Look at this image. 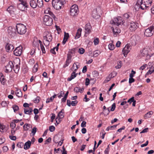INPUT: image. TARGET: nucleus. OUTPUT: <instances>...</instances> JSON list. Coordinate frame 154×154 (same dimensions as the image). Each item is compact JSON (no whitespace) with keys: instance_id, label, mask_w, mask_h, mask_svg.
I'll return each mask as SVG.
<instances>
[{"instance_id":"obj_1","label":"nucleus","mask_w":154,"mask_h":154,"mask_svg":"<svg viewBox=\"0 0 154 154\" xmlns=\"http://www.w3.org/2000/svg\"><path fill=\"white\" fill-rule=\"evenodd\" d=\"M153 0H138L135 6L136 10L147 9L151 6Z\"/></svg>"},{"instance_id":"obj_2","label":"nucleus","mask_w":154,"mask_h":154,"mask_svg":"<svg viewBox=\"0 0 154 154\" xmlns=\"http://www.w3.org/2000/svg\"><path fill=\"white\" fill-rule=\"evenodd\" d=\"M53 37L51 32L45 31L43 34V39L46 41L45 43H44L45 46H48L50 42L52 39Z\"/></svg>"},{"instance_id":"obj_3","label":"nucleus","mask_w":154,"mask_h":154,"mask_svg":"<svg viewBox=\"0 0 154 154\" xmlns=\"http://www.w3.org/2000/svg\"><path fill=\"white\" fill-rule=\"evenodd\" d=\"M63 0H53L52 4L54 8L57 10L61 8L62 6L64 5Z\"/></svg>"},{"instance_id":"obj_4","label":"nucleus","mask_w":154,"mask_h":154,"mask_svg":"<svg viewBox=\"0 0 154 154\" xmlns=\"http://www.w3.org/2000/svg\"><path fill=\"white\" fill-rule=\"evenodd\" d=\"M16 29L18 33L20 35L24 34L26 31V26L22 24H17L16 26Z\"/></svg>"},{"instance_id":"obj_5","label":"nucleus","mask_w":154,"mask_h":154,"mask_svg":"<svg viewBox=\"0 0 154 154\" xmlns=\"http://www.w3.org/2000/svg\"><path fill=\"white\" fill-rule=\"evenodd\" d=\"M79 12V9L78 6L76 5H74L72 6L70 10V14L72 17L76 16Z\"/></svg>"},{"instance_id":"obj_6","label":"nucleus","mask_w":154,"mask_h":154,"mask_svg":"<svg viewBox=\"0 0 154 154\" xmlns=\"http://www.w3.org/2000/svg\"><path fill=\"white\" fill-rule=\"evenodd\" d=\"M43 23L46 26H51L52 24L53 19L49 16L45 15L44 17Z\"/></svg>"},{"instance_id":"obj_7","label":"nucleus","mask_w":154,"mask_h":154,"mask_svg":"<svg viewBox=\"0 0 154 154\" xmlns=\"http://www.w3.org/2000/svg\"><path fill=\"white\" fill-rule=\"evenodd\" d=\"M124 21L122 18L121 17L119 16L114 18L112 23L119 26V25L123 24L124 23Z\"/></svg>"},{"instance_id":"obj_8","label":"nucleus","mask_w":154,"mask_h":154,"mask_svg":"<svg viewBox=\"0 0 154 154\" xmlns=\"http://www.w3.org/2000/svg\"><path fill=\"white\" fill-rule=\"evenodd\" d=\"M138 24L134 22H131L128 25V27L130 31H135L138 27Z\"/></svg>"},{"instance_id":"obj_9","label":"nucleus","mask_w":154,"mask_h":154,"mask_svg":"<svg viewBox=\"0 0 154 154\" xmlns=\"http://www.w3.org/2000/svg\"><path fill=\"white\" fill-rule=\"evenodd\" d=\"M153 26H150L146 29L144 32L145 35L146 37H150L152 36L154 33Z\"/></svg>"},{"instance_id":"obj_10","label":"nucleus","mask_w":154,"mask_h":154,"mask_svg":"<svg viewBox=\"0 0 154 154\" xmlns=\"http://www.w3.org/2000/svg\"><path fill=\"white\" fill-rule=\"evenodd\" d=\"M13 67L14 66L13 62L9 61L5 67V72L7 73L11 72Z\"/></svg>"},{"instance_id":"obj_11","label":"nucleus","mask_w":154,"mask_h":154,"mask_svg":"<svg viewBox=\"0 0 154 154\" xmlns=\"http://www.w3.org/2000/svg\"><path fill=\"white\" fill-rule=\"evenodd\" d=\"M23 50V47L20 45L17 47L14 51V54L16 56H19L21 55Z\"/></svg>"},{"instance_id":"obj_12","label":"nucleus","mask_w":154,"mask_h":154,"mask_svg":"<svg viewBox=\"0 0 154 154\" xmlns=\"http://www.w3.org/2000/svg\"><path fill=\"white\" fill-rule=\"evenodd\" d=\"M113 24L112 27L114 36H116L121 32L120 29L119 28L118 26Z\"/></svg>"},{"instance_id":"obj_13","label":"nucleus","mask_w":154,"mask_h":154,"mask_svg":"<svg viewBox=\"0 0 154 154\" xmlns=\"http://www.w3.org/2000/svg\"><path fill=\"white\" fill-rule=\"evenodd\" d=\"M131 49V47L130 44H127L122 50L124 56L126 57L128 54L130 52Z\"/></svg>"},{"instance_id":"obj_14","label":"nucleus","mask_w":154,"mask_h":154,"mask_svg":"<svg viewBox=\"0 0 154 154\" xmlns=\"http://www.w3.org/2000/svg\"><path fill=\"white\" fill-rule=\"evenodd\" d=\"M140 55L142 56H149V51L148 49L147 48H143L140 51Z\"/></svg>"},{"instance_id":"obj_15","label":"nucleus","mask_w":154,"mask_h":154,"mask_svg":"<svg viewBox=\"0 0 154 154\" xmlns=\"http://www.w3.org/2000/svg\"><path fill=\"white\" fill-rule=\"evenodd\" d=\"M14 47L13 45L9 43H6L5 45L6 51L7 52L11 51L14 49Z\"/></svg>"},{"instance_id":"obj_16","label":"nucleus","mask_w":154,"mask_h":154,"mask_svg":"<svg viewBox=\"0 0 154 154\" xmlns=\"http://www.w3.org/2000/svg\"><path fill=\"white\" fill-rule=\"evenodd\" d=\"M91 27L90 25V23L87 24L85 26V34H88L90 33L91 32Z\"/></svg>"},{"instance_id":"obj_17","label":"nucleus","mask_w":154,"mask_h":154,"mask_svg":"<svg viewBox=\"0 0 154 154\" xmlns=\"http://www.w3.org/2000/svg\"><path fill=\"white\" fill-rule=\"evenodd\" d=\"M7 11L11 14H14V11L16 10L15 8L13 6H10L7 9Z\"/></svg>"},{"instance_id":"obj_18","label":"nucleus","mask_w":154,"mask_h":154,"mask_svg":"<svg viewBox=\"0 0 154 154\" xmlns=\"http://www.w3.org/2000/svg\"><path fill=\"white\" fill-rule=\"evenodd\" d=\"M5 76L2 73H0V81L2 85H4L6 82Z\"/></svg>"},{"instance_id":"obj_19","label":"nucleus","mask_w":154,"mask_h":154,"mask_svg":"<svg viewBox=\"0 0 154 154\" xmlns=\"http://www.w3.org/2000/svg\"><path fill=\"white\" fill-rule=\"evenodd\" d=\"M28 5H23V4H18L17 5L18 8L20 11H23L25 10V9L27 7Z\"/></svg>"},{"instance_id":"obj_20","label":"nucleus","mask_w":154,"mask_h":154,"mask_svg":"<svg viewBox=\"0 0 154 154\" xmlns=\"http://www.w3.org/2000/svg\"><path fill=\"white\" fill-rule=\"evenodd\" d=\"M24 111L25 114L30 115L32 114L33 110L32 109L30 108H24Z\"/></svg>"},{"instance_id":"obj_21","label":"nucleus","mask_w":154,"mask_h":154,"mask_svg":"<svg viewBox=\"0 0 154 154\" xmlns=\"http://www.w3.org/2000/svg\"><path fill=\"white\" fill-rule=\"evenodd\" d=\"M82 29L79 28L78 29L77 31L75 36V39H77L80 38L81 35V32Z\"/></svg>"},{"instance_id":"obj_22","label":"nucleus","mask_w":154,"mask_h":154,"mask_svg":"<svg viewBox=\"0 0 154 154\" xmlns=\"http://www.w3.org/2000/svg\"><path fill=\"white\" fill-rule=\"evenodd\" d=\"M63 109H62L61 111H60L58 113L57 117L56 118V120L58 119V120H61L64 117L63 113Z\"/></svg>"},{"instance_id":"obj_23","label":"nucleus","mask_w":154,"mask_h":154,"mask_svg":"<svg viewBox=\"0 0 154 154\" xmlns=\"http://www.w3.org/2000/svg\"><path fill=\"white\" fill-rule=\"evenodd\" d=\"M131 14L129 13H126L123 15V17L125 20H130L131 19Z\"/></svg>"},{"instance_id":"obj_24","label":"nucleus","mask_w":154,"mask_h":154,"mask_svg":"<svg viewBox=\"0 0 154 154\" xmlns=\"http://www.w3.org/2000/svg\"><path fill=\"white\" fill-rule=\"evenodd\" d=\"M31 143V142L29 140H28L26 142L24 145V149H27L29 148Z\"/></svg>"},{"instance_id":"obj_25","label":"nucleus","mask_w":154,"mask_h":154,"mask_svg":"<svg viewBox=\"0 0 154 154\" xmlns=\"http://www.w3.org/2000/svg\"><path fill=\"white\" fill-rule=\"evenodd\" d=\"M69 37V34L68 33H66V32H64V36L63 39V40L62 42V43L63 44H64L67 40H68V38Z\"/></svg>"},{"instance_id":"obj_26","label":"nucleus","mask_w":154,"mask_h":154,"mask_svg":"<svg viewBox=\"0 0 154 154\" xmlns=\"http://www.w3.org/2000/svg\"><path fill=\"white\" fill-rule=\"evenodd\" d=\"M30 5L33 8H36L37 6V3L35 0H31L30 2Z\"/></svg>"},{"instance_id":"obj_27","label":"nucleus","mask_w":154,"mask_h":154,"mask_svg":"<svg viewBox=\"0 0 154 154\" xmlns=\"http://www.w3.org/2000/svg\"><path fill=\"white\" fill-rule=\"evenodd\" d=\"M79 63L78 62L75 63L72 66L71 68L72 70H74L73 72H76L77 70L78 69V65Z\"/></svg>"},{"instance_id":"obj_28","label":"nucleus","mask_w":154,"mask_h":154,"mask_svg":"<svg viewBox=\"0 0 154 154\" xmlns=\"http://www.w3.org/2000/svg\"><path fill=\"white\" fill-rule=\"evenodd\" d=\"M78 73H75V72H73L71 74V76L67 80L68 81H70L73 79L77 75Z\"/></svg>"},{"instance_id":"obj_29","label":"nucleus","mask_w":154,"mask_h":154,"mask_svg":"<svg viewBox=\"0 0 154 154\" xmlns=\"http://www.w3.org/2000/svg\"><path fill=\"white\" fill-rule=\"evenodd\" d=\"M39 40L36 38L34 39L33 42V45L35 47H38L39 46Z\"/></svg>"},{"instance_id":"obj_30","label":"nucleus","mask_w":154,"mask_h":154,"mask_svg":"<svg viewBox=\"0 0 154 154\" xmlns=\"http://www.w3.org/2000/svg\"><path fill=\"white\" fill-rule=\"evenodd\" d=\"M37 6H38L39 8L42 7L43 5V2L42 0H37Z\"/></svg>"},{"instance_id":"obj_31","label":"nucleus","mask_w":154,"mask_h":154,"mask_svg":"<svg viewBox=\"0 0 154 154\" xmlns=\"http://www.w3.org/2000/svg\"><path fill=\"white\" fill-rule=\"evenodd\" d=\"M20 69V66L19 65L17 64L15 65V67H14L13 69L15 72L16 73H17L18 72Z\"/></svg>"},{"instance_id":"obj_32","label":"nucleus","mask_w":154,"mask_h":154,"mask_svg":"<svg viewBox=\"0 0 154 154\" xmlns=\"http://www.w3.org/2000/svg\"><path fill=\"white\" fill-rule=\"evenodd\" d=\"M15 94L18 97H21L22 96V93L20 90H17L15 92Z\"/></svg>"},{"instance_id":"obj_33","label":"nucleus","mask_w":154,"mask_h":154,"mask_svg":"<svg viewBox=\"0 0 154 154\" xmlns=\"http://www.w3.org/2000/svg\"><path fill=\"white\" fill-rule=\"evenodd\" d=\"M44 13L46 14H49L51 16L54 15L52 12L50 11V9L49 8H48L44 11Z\"/></svg>"},{"instance_id":"obj_34","label":"nucleus","mask_w":154,"mask_h":154,"mask_svg":"<svg viewBox=\"0 0 154 154\" xmlns=\"http://www.w3.org/2000/svg\"><path fill=\"white\" fill-rule=\"evenodd\" d=\"M153 112L152 111H150L146 113L144 117L145 119H148L150 118Z\"/></svg>"},{"instance_id":"obj_35","label":"nucleus","mask_w":154,"mask_h":154,"mask_svg":"<svg viewBox=\"0 0 154 154\" xmlns=\"http://www.w3.org/2000/svg\"><path fill=\"white\" fill-rule=\"evenodd\" d=\"M13 30H14V29L11 26L9 27L8 29V34L10 35H12L13 32Z\"/></svg>"},{"instance_id":"obj_36","label":"nucleus","mask_w":154,"mask_h":154,"mask_svg":"<svg viewBox=\"0 0 154 154\" xmlns=\"http://www.w3.org/2000/svg\"><path fill=\"white\" fill-rule=\"evenodd\" d=\"M38 65L37 63L35 64L32 69V71L33 72L35 73L37 72L38 70Z\"/></svg>"},{"instance_id":"obj_37","label":"nucleus","mask_w":154,"mask_h":154,"mask_svg":"<svg viewBox=\"0 0 154 154\" xmlns=\"http://www.w3.org/2000/svg\"><path fill=\"white\" fill-rule=\"evenodd\" d=\"M117 125H114L111 126H109L107 127L106 129V131H108L109 130L115 129L116 128Z\"/></svg>"},{"instance_id":"obj_38","label":"nucleus","mask_w":154,"mask_h":154,"mask_svg":"<svg viewBox=\"0 0 154 154\" xmlns=\"http://www.w3.org/2000/svg\"><path fill=\"white\" fill-rule=\"evenodd\" d=\"M5 126L3 125L0 124V131L3 132L5 130Z\"/></svg>"},{"instance_id":"obj_39","label":"nucleus","mask_w":154,"mask_h":154,"mask_svg":"<svg viewBox=\"0 0 154 154\" xmlns=\"http://www.w3.org/2000/svg\"><path fill=\"white\" fill-rule=\"evenodd\" d=\"M108 46L109 49L110 50H112L115 48V45L112 43L109 44Z\"/></svg>"},{"instance_id":"obj_40","label":"nucleus","mask_w":154,"mask_h":154,"mask_svg":"<svg viewBox=\"0 0 154 154\" xmlns=\"http://www.w3.org/2000/svg\"><path fill=\"white\" fill-rule=\"evenodd\" d=\"M20 3L18 4H23V5H28L26 1L25 0H19Z\"/></svg>"},{"instance_id":"obj_41","label":"nucleus","mask_w":154,"mask_h":154,"mask_svg":"<svg viewBox=\"0 0 154 154\" xmlns=\"http://www.w3.org/2000/svg\"><path fill=\"white\" fill-rule=\"evenodd\" d=\"M100 53L99 51L96 50L94 51L93 53V56L94 57H97Z\"/></svg>"},{"instance_id":"obj_42","label":"nucleus","mask_w":154,"mask_h":154,"mask_svg":"<svg viewBox=\"0 0 154 154\" xmlns=\"http://www.w3.org/2000/svg\"><path fill=\"white\" fill-rule=\"evenodd\" d=\"M13 108L14 109V111L16 112L19 109V107L17 105H14L13 106Z\"/></svg>"},{"instance_id":"obj_43","label":"nucleus","mask_w":154,"mask_h":154,"mask_svg":"<svg viewBox=\"0 0 154 154\" xmlns=\"http://www.w3.org/2000/svg\"><path fill=\"white\" fill-rule=\"evenodd\" d=\"M85 51V50L83 48H80L78 50V52L80 54H83Z\"/></svg>"},{"instance_id":"obj_44","label":"nucleus","mask_w":154,"mask_h":154,"mask_svg":"<svg viewBox=\"0 0 154 154\" xmlns=\"http://www.w3.org/2000/svg\"><path fill=\"white\" fill-rule=\"evenodd\" d=\"M71 62V61H68L67 60H66L65 63L64 64V65L63 66V68H65L66 67L68 66L69 65V63Z\"/></svg>"},{"instance_id":"obj_45","label":"nucleus","mask_w":154,"mask_h":154,"mask_svg":"<svg viewBox=\"0 0 154 154\" xmlns=\"http://www.w3.org/2000/svg\"><path fill=\"white\" fill-rule=\"evenodd\" d=\"M35 63L34 59L33 58L30 59L29 61V63L31 65H33Z\"/></svg>"},{"instance_id":"obj_46","label":"nucleus","mask_w":154,"mask_h":154,"mask_svg":"<svg viewBox=\"0 0 154 154\" xmlns=\"http://www.w3.org/2000/svg\"><path fill=\"white\" fill-rule=\"evenodd\" d=\"M136 73V72L132 70L131 73L130 74L129 77L130 78H133L134 76V74Z\"/></svg>"},{"instance_id":"obj_47","label":"nucleus","mask_w":154,"mask_h":154,"mask_svg":"<svg viewBox=\"0 0 154 154\" xmlns=\"http://www.w3.org/2000/svg\"><path fill=\"white\" fill-rule=\"evenodd\" d=\"M64 94V92L63 91H61L60 93L57 94V96L59 98H60L63 97Z\"/></svg>"},{"instance_id":"obj_48","label":"nucleus","mask_w":154,"mask_h":154,"mask_svg":"<svg viewBox=\"0 0 154 154\" xmlns=\"http://www.w3.org/2000/svg\"><path fill=\"white\" fill-rule=\"evenodd\" d=\"M40 99V97H37L34 100V102L35 103H38L39 102Z\"/></svg>"},{"instance_id":"obj_49","label":"nucleus","mask_w":154,"mask_h":154,"mask_svg":"<svg viewBox=\"0 0 154 154\" xmlns=\"http://www.w3.org/2000/svg\"><path fill=\"white\" fill-rule=\"evenodd\" d=\"M17 146L18 147L22 148L23 146H24V145L22 142H19L17 144Z\"/></svg>"},{"instance_id":"obj_50","label":"nucleus","mask_w":154,"mask_h":154,"mask_svg":"<svg viewBox=\"0 0 154 154\" xmlns=\"http://www.w3.org/2000/svg\"><path fill=\"white\" fill-rule=\"evenodd\" d=\"M55 127L53 125L49 127V130L51 132H53L55 130Z\"/></svg>"},{"instance_id":"obj_51","label":"nucleus","mask_w":154,"mask_h":154,"mask_svg":"<svg viewBox=\"0 0 154 154\" xmlns=\"http://www.w3.org/2000/svg\"><path fill=\"white\" fill-rule=\"evenodd\" d=\"M99 42V39L98 38H96L94 39V42L95 45H98Z\"/></svg>"},{"instance_id":"obj_52","label":"nucleus","mask_w":154,"mask_h":154,"mask_svg":"<svg viewBox=\"0 0 154 154\" xmlns=\"http://www.w3.org/2000/svg\"><path fill=\"white\" fill-rule=\"evenodd\" d=\"M2 150L4 152H6L8 150V148L7 146H4L2 147Z\"/></svg>"},{"instance_id":"obj_53","label":"nucleus","mask_w":154,"mask_h":154,"mask_svg":"<svg viewBox=\"0 0 154 154\" xmlns=\"http://www.w3.org/2000/svg\"><path fill=\"white\" fill-rule=\"evenodd\" d=\"M147 66V65L146 64L143 65L140 67L139 69L141 70H143L146 68Z\"/></svg>"},{"instance_id":"obj_54","label":"nucleus","mask_w":154,"mask_h":154,"mask_svg":"<svg viewBox=\"0 0 154 154\" xmlns=\"http://www.w3.org/2000/svg\"><path fill=\"white\" fill-rule=\"evenodd\" d=\"M35 52V48H33L31 50L30 52V54L31 55H34Z\"/></svg>"},{"instance_id":"obj_55","label":"nucleus","mask_w":154,"mask_h":154,"mask_svg":"<svg viewBox=\"0 0 154 154\" xmlns=\"http://www.w3.org/2000/svg\"><path fill=\"white\" fill-rule=\"evenodd\" d=\"M9 138L11 140H15L16 139V137L15 136L9 135Z\"/></svg>"},{"instance_id":"obj_56","label":"nucleus","mask_w":154,"mask_h":154,"mask_svg":"<svg viewBox=\"0 0 154 154\" xmlns=\"http://www.w3.org/2000/svg\"><path fill=\"white\" fill-rule=\"evenodd\" d=\"M116 108V104L115 103H113L112 105V107L111 109V110L112 111H114Z\"/></svg>"},{"instance_id":"obj_57","label":"nucleus","mask_w":154,"mask_h":154,"mask_svg":"<svg viewBox=\"0 0 154 154\" xmlns=\"http://www.w3.org/2000/svg\"><path fill=\"white\" fill-rule=\"evenodd\" d=\"M37 128L35 127H34L32 131V133L33 135H34L36 132Z\"/></svg>"},{"instance_id":"obj_58","label":"nucleus","mask_w":154,"mask_h":154,"mask_svg":"<svg viewBox=\"0 0 154 154\" xmlns=\"http://www.w3.org/2000/svg\"><path fill=\"white\" fill-rule=\"evenodd\" d=\"M72 58L71 55L70 54H67V58L66 60L68 61H71V59Z\"/></svg>"},{"instance_id":"obj_59","label":"nucleus","mask_w":154,"mask_h":154,"mask_svg":"<svg viewBox=\"0 0 154 154\" xmlns=\"http://www.w3.org/2000/svg\"><path fill=\"white\" fill-rule=\"evenodd\" d=\"M134 100V97H132L131 98L129 99L128 101V102L129 103H131V102H133Z\"/></svg>"},{"instance_id":"obj_60","label":"nucleus","mask_w":154,"mask_h":154,"mask_svg":"<svg viewBox=\"0 0 154 154\" xmlns=\"http://www.w3.org/2000/svg\"><path fill=\"white\" fill-rule=\"evenodd\" d=\"M78 101L77 100H75L74 101H72L71 103V104L72 106H75L76 105Z\"/></svg>"},{"instance_id":"obj_61","label":"nucleus","mask_w":154,"mask_h":154,"mask_svg":"<svg viewBox=\"0 0 154 154\" xmlns=\"http://www.w3.org/2000/svg\"><path fill=\"white\" fill-rule=\"evenodd\" d=\"M11 127L13 129L15 128L16 126V124L14 122H12L11 123L10 125Z\"/></svg>"},{"instance_id":"obj_62","label":"nucleus","mask_w":154,"mask_h":154,"mask_svg":"<svg viewBox=\"0 0 154 154\" xmlns=\"http://www.w3.org/2000/svg\"><path fill=\"white\" fill-rule=\"evenodd\" d=\"M135 81V80L133 78H130L129 79V83L130 84L131 83Z\"/></svg>"},{"instance_id":"obj_63","label":"nucleus","mask_w":154,"mask_h":154,"mask_svg":"<svg viewBox=\"0 0 154 154\" xmlns=\"http://www.w3.org/2000/svg\"><path fill=\"white\" fill-rule=\"evenodd\" d=\"M148 129H149V128H145L144 129H143L142 131L140 132V133L141 134V133H142L147 132H148Z\"/></svg>"},{"instance_id":"obj_64","label":"nucleus","mask_w":154,"mask_h":154,"mask_svg":"<svg viewBox=\"0 0 154 154\" xmlns=\"http://www.w3.org/2000/svg\"><path fill=\"white\" fill-rule=\"evenodd\" d=\"M28 125V124H25L23 126V128L24 130L26 131L28 129V128H27Z\"/></svg>"}]
</instances>
